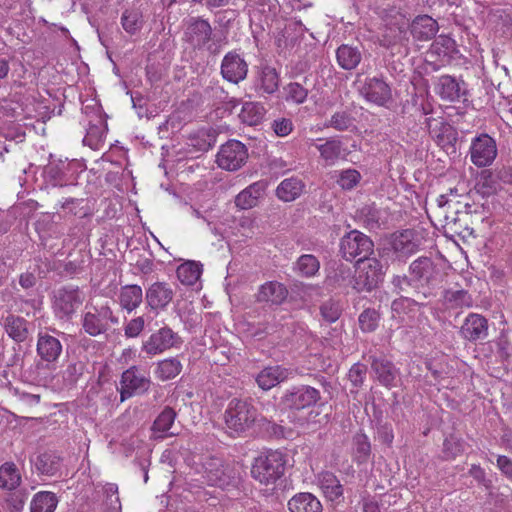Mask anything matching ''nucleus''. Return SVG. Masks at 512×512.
Returning a JSON list of instances; mask_svg holds the SVG:
<instances>
[{"label":"nucleus","mask_w":512,"mask_h":512,"mask_svg":"<svg viewBox=\"0 0 512 512\" xmlns=\"http://www.w3.org/2000/svg\"><path fill=\"white\" fill-rule=\"evenodd\" d=\"M286 464L287 457L283 452L269 450L254 458L250 474L260 485L274 486L284 476Z\"/></svg>","instance_id":"nucleus-1"},{"label":"nucleus","mask_w":512,"mask_h":512,"mask_svg":"<svg viewBox=\"0 0 512 512\" xmlns=\"http://www.w3.org/2000/svg\"><path fill=\"white\" fill-rule=\"evenodd\" d=\"M224 421L230 435L242 436L258 421V412L249 401L234 398L225 410Z\"/></svg>","instance_id":"nucleus-2"},{"label":"nucleus","mask_w":512,"mask_h":512,"mask_svg":"<svg viewBox=\"0 0 512 512\" xmlns=\"http://www.w3.org/2000/svg\"><path fill=\"white\" fill-rule=\"evenodd\" d=\"M383 276V266L377 258L368 257L356 261L353 288L358 292L371 291L382 281Z\"/></svg>","instance_id":"nucleus-3"},{"label":"nucleus","mask_w":512,"mask_h":512,"mask_svg":"<svg viewBox=\"0 0 512 512\" xmlns=\"http://www.w3.org/2000/svg\"><path fill=\"white\" fill-rule=\"evenodd\" d=\"M340 252L347 261H362L373 254L374 243L364 233L352 230L342 237Z\"/></svg>","instance_id":"nucleus-4"},{"label":"nucleus","mask_w":512,"mask_h":512,"mask_svg":"<svg viewBox=\"0 0 512 512\" xmlns=\"http://www.w3.org/2000/svg\"><path fill=\"white\" fill-rule=\"evenodd\" d=\"M204 473L207 482L212 486L226 489L235 486L239 479V471L235 464H225L219 458L212 457L204 464Z\"/></svg>","instance_id":"nucleus-5"},{"label":"nucleus","mask_w":512,"mask_h":512,"mask_svg":"<svg viewBox=\"0 0 512 512\" xmlns=\"http://www.w3.org/2000/svg\"><path fill=\"white\" fill-rule=\"evenodd\" d=\"M149 377L139 367L131 366L126 369L120 379V400L121 402L131 398L133 395L145 393L150 387Z\"/></svg>","instance_id":"nucleus-6"},{"label":"nucleus","mask_w":512,"mask_h":512,"mask_svg":"<svg viewBox=\"0 0 512 512\" xmlns=\"http://www.w3.org/2000/svg\"><path fill=\"white\" fill-rule=\"evenodd\" d=\"M109 322H117V319L108 306H103L100 309L93 307L91 310L85 311L81 318L82 329L93 337L105 333L109 328Z\"/></svg>","instance_id":"nucleus-7"},{"label":"nucleus","mask_w":512,"mask_h":512,"mask_svg":"<svg viewBox=\"0 0 512 512\" xmlns=\"http://www.w3.org/2000/svg\"><path fill=\"white\" fill-rule=\"evenodd\" d=\"M248 158L247 148L238 140H229L223 144L217 154V164L228 171L241 168Z\"/></svg>","instance_id":"nucleus-8"},{"label":"nucleus","mask_w":512,"mask_h":512,"mask_svg":"<svg viewBox=\"0 0 512 512\" xmlns=\"http://www.w3.org/2000/svg\"><path fill=\"white\" fill-rule=\"evenodd\" d=\"M180 344V336L168 326H164L142 343V351L148 356H156Z\"/></svg>","instance_id":"nucleus-9"},{"label":"nucleus","mask_w":512,"mask_h":512,"mask_svg":"<svg viewBox=\"0 0 512 512\" xmlns=\"http://www.w3.org/2000/svg\"><path fill=\"white\" fill-rule=\"evenodd\" d=\"M83 296L79 288L63 287L54 294L53 309L57 317L68 318L72 316L83 303Z\"/></svg>","instance_id":"nucleus-10"},{"label":"nucleus","mask_w":512,"mask_h":512,"mask_svg":"<svg viewBox=\"0 0 512 512\" xmlns=\"http://www.w3.org/2000/svg\"><path fill=\"white\" fill-rule=\"evenodd\" d=\"M497 156L495 140L488 134H481L475 137L470 146L471 162L479 167H486L493 163Z\"/></svg>","instance_id":"nucleus-11"},{"label":"nucleus","mask_w":512,"mask_h":512,"mask_svg":"<svg viewBox=\"0 0 512 512\" xmlns=\"http://www.w3.org/2000/svg\"><path fill=\"white\" fill-rule=\"evenodd\" d=\"M320 399V391L309 385L295 387L293 390L287 391L282 398L286 407L296 411L310 408L317 404Z\"/></svg>","instance_id":"nucleus-12"},{"label":"nucleus","mask_w":512,"mask_h":512,"mask_svg":"<svg viewBox=\"0 0 512 512\" xmlns=\"http://www.w3.org/2000/svg\"><path fill=\"white\" fill-rule=\"evenodd\" d=\"M63 346L60 340L46 331H40L37 335V356L45 363L47 368L54 367L62 355Z\"/></svg>","instance_id":"nucleus-13"},{"label":"nucleus","mask_w":512,"mask_h":512,"mask_svg":"<svg viewBox=\"0 0 512 512\" xmlns=\"http://www.w3.org/2000/svg\"><path fill=\"white\" fill-rule=\"evenodd\" d=\"M248 73V64L245 59L235 51L228 52L221 62L222 77L233 84L243 81Z\"/></svg>","instance_id":"nucleus-14"},{"label":"nucleus","mask_w":512,"mask_h":512,"mask_svg":"<svg viewBox=\"0 0 512 512\" xmlns=\"http://www.w3.org/2000/svg\"><path fill=\"white\" fill-rule=\"evenodd\" d=\"M319 143L315 144L316 149L320 154L321 160L326 166H332L339 160L346 159L347 151L343 147L342 141L337 137H330L327 139H317Z\"/></svg>","instance_id":"nucleus-15"},{"label":"nucleus","mask_w":512,"mask_h":512,"mask_svg":"<svg viewBox=\"0 0 512 512\" xmlns=\"http://www.w3.org/2000/svg\"><path fill=\"white\" fill-rule=\"evenodd\" d=\"M187 41L196 49L204 48L212 38V27L208 20L192 18L187 26Z\"/></svg>","instance_id":"nucleus-16"},{"label":"nucleus","mask_w":512,"mask_h":512,"mask_svg":"<svg viewBox=\"0 0 512 512\" xmlns=\"http://www.w3.org/2000/svg\"><path fill=\"white\" fill-rule=\"evenodd\" d=\"M460 335L470 342L486 338L488 335L487 319L477 313L468 314L460 328Z\"/></svg>","instance_id":"nucleus-17"},{"label":"nucleus","mask_w":512,"mask_h":512,"mask_svg":"<svg viewBox=\"0 0 512 512\" xmlns=\"http://www.w3.org/2000/svg\"><path fill=\"white\" fill-rule=\"evenodd\" d=\"M361 93L367 101L379 106L386 104L391 99V89L389 85L382 79L376 77L366 79Z\"/></svg>","instance_id":"nucleus-18"},{"label":"nucleus","mask_w":512,"mask_h":512,"mask_svg":"<svg viewBox=\"0 0 512 512\" xmlns=\"http://www.w3.org/2000/svg\"><path fill=\"white\" fill-rule=\"evenodd\" d=\"M174 292L165 282H155L146 290V302L152 310L164 309L172 301Z\"/></svg>","instance_id":"nucleus-19"},{"label":"nucleus","mask_w":512,"mask_h":512,"mask_svg":"<svg viewBox=\"0 0 512 512\" xmlns=\"http://www.w3.org/2000/svg\"><path fill=\"white\" fill-rule=\"evenodd\" d=\"M291 374L290 369L281 365L268 366L258 373L256 382L262 390L266 391L289 379Z\"/></svg>","instance_id":"nucleus-20"},{"label":"nucleus","mask_w":512,"mask_h":512,"mask_svg":"<svg viewBox=\"0 0 512 512\" xmlns=\"http://www.w3.org/2000/svg\"><path fill=\"white\" fill-rule=\"evenodd\" d=\"M435 93L443 100L448 102L459 101L465 95V90L456 78L450 75H442L438 78L435 87Z\"/></svg>","instance_id":"nucleus-21"},{"label":"nucleus","mask_w":512,"mask_h":512,"mask_svg":"<svg viewBox=\"0 0 512 512\" xmlns=\"http://www.w3.org/2000/svg\"><path fill=\"white\" fill-rule=\"evenodd\" d=\"M410 279L420 285H429L436 275L435 265L428 257H419L409 266Z\"/></svg>","instance_id":"nucleus-22"},{"label":"nucleus","mask_w":512,"mask_h":512,"mask_svg":"<svg viewBox=\"0 0 512 512\" xmlns=\"http://www.w3.org/2000/svg\"><path fill=\"white\" fill-rule=\"evenodd\" d=\"M318 485L328 501L338 503L343 499V486L334 473L330 471L321 472L318 475Z\"/></svg>","instance_id":"nucleus-23"},{"label":"nucleus","mask_w":512,"mask_h":512,"mask_svg":"<svg viewBox=\"0 0 512 512\" xmlns=\"http://www.w3.org/2000/svg\"><path fill=\"white\" fill-rule=\"evenodd\" d=\"M287 296L288 290L282 283L269 281L260 286L256 294V300L272 305H280L286 300Z\"/></svg>","instance_id":"nucleus-24"},{"label":"nucleus","mask_w":512,"mask_h":512,"mask_svg":"<svg viewBox=\"0 0 512 512\" xmlns=\"http://www.w3.org/2000/svg\"><path fill=\"white\" fill-rule=\"evenodd\" d=\"M439 30L436 20L428 15L417 16L410 25V32L418 41L431 40Z\"/></svg>","instance_id":"nucleus-25"},{"label":"nucleus","mask_w":512,"mask_h":512,"mask_svg":"<svg viewBox=\"0 0 512 512\" xmlns=\"http://www.w3.org/2000/svg\"><path fill=\"white\" fill-rule=\"evenodd\" d=\"M418 246L413 230L407 229L392 235L391 247L399 257H406L416 253Z\"/></svg>","instance_id":"nucleus-26"},{"label":"nucleus","mask_w":512,"mask_h":512,"mask_svg":"<svg viewBox=\"0 0 512 512\" xmlns=\"http://www.w3.org/2000/svg\"><path fill=\"white\" fill-rule=\"evenodd\" d=\"M288 509L290 512H322L323 507L312 493L300 492L288 501Z\"/></svg>","instance_id":"nucleus-27"},{"label":"nucleus","mask_w":512,"mask_h":512,"mask_svg":"<svg viewBox=\"0 0 512 512\" xmlns=\"http://www.w3.org/2000/svg\"><path fill=\"white\" fill-rule=\"evenodd\" d=\"M118 301L120 307L131 313L137 309L143 301V291L139 285L130 284L120 288Z\"/></svg>","instance_id":"nucleus-28"},{"label":"nucleus","mask_w":512,"mask_h":512,"mask_svg":"<svg viewBox=\"0 0 512 512\" xmlns=\"http://www.w3.org/2000/svg\"><path fill=\"white\" fill-rule=\"evenodd\" d=\"M371 368L383 386L388 388L395 386L398 371L391 361L384 358H373Z\"/></svg>","instance_id":"nucleus-29"},{"label":"nucleus","mask_w":512,"mask_h":512,"mask_svg":"<svg viewBox=\"0 0 512 512\" xmlns=\"http://www.w3.org/2000/svg\"><path fill=\"white\" fill-rule=\"evenodd\" d=\"M429 134L439 146L445 147L456 140V133L451 125L441 120L429 119Z\"/></svg>","instance_id":"nucleus-30"},{"label":"nucleus","mask_w":512,"mask_h":512,"mask_svg":"<svg viewBox=\"0 0 512 512\" xmlns=\"http://www.w3.org/2000/svg\"><path fill=\"white\" fill-rule=\"evenodd\" d=\"M305 183L298 177L286 178L276 188V196L284 201L291 202L302 195Z\"/></svg>","instance_id":"nucleus-31"},{"label":"nucleus","mask_w":512,"mask_h":512,"mask_svg":"<svg viewBox=\"0 0 512 512\" xmlns=\"http://www.w3.org/2000/svg\"><path fill=\"white\" fill-rule=\"evenodd\" d=\"M264 190L265 184L261 181L249 185L236 196L235 205L243 210L255 207Z\"/></svg>","instance_id":"nucleus-32"},{"label":"nucleus","mask_w":512,"mask_h":512,"mask_svg":"<svg viewBox=\"0 0 512 512\" xmlns=\"http://www.w3.org/2000/svg\"><path fill=\"white\" fill-rule=\"evenodd\" d=\"M385 212L374 204L365 205L357 211V219L369 230L378 229L384 224Z\"/></svg>","instance_id":"nucleus-33"},{"label":"nucleus","mask_w":512,"mask_h":512,"mask_svg":"<svg viewBox=\"0 0 512 512\" xmlns=\"http://www.w3.org/2000/svg\"><path fill=\"white\" fill-rule=\"evenodd\" d=\"M5 330L9 337L16 342H24L28 338V322L25 318L9 315L5 319Z\"/></svg>","instance_id":"nucleus-34"},{"label":"nucleus","mask_w":512,"mask_h":512,"mask_svg":"<svg viewBox=\"0 0 512 512\" xmlns=\"http://www.w3.org/2000/svg\"><path fill=\"white\" fill-rule=\"evenodd\" d=\"M336 58L339 66L345 70L356 68L362 59V54L357 47L343 44L336 51Z\"/></svg>","instance_id":"nucleus-35"},{"label":"nucleus","mask_w":512,"mask_h":512,"mask_svg":"<svg viewBox=\"0 0 512 512\" xmlns=\"http://www.w3.org/2000/svg\"><path fill=\"white\" fill-rule=\"evenodd\" d=\"M21 474L13 462H5L0 466V488L8 491L15 490L21 484Z\"/></svg>","instance_id":"nucleus-36"},{"label":"nucleus","mask_w":512,"mask_h":512,"mask_svg":"<svg viewBox=\"0 0 512 512\" xmlns=\"http://www.w3.org/2000/svg\"><path fill=\"white\" fill-rule=\"evenodd\" d=\"M181 371V361L177 357H170L157 363L154 374L157 379L161 381H168L177 377Z\"/></svg>","instance_id":"nucleus-37"},{"label":"nucleus","mask_w":512,"mask_h":512,"mask_svg":"<svg viewBox=\"0 0 512 512\" xmlns=\"http://www.w3.org/2000/svg\"><path fill=\"white\" fill-rule=\"evenodd\" d=\"M58 502V498L53 492H37L31 500L30 512H54Z\"/></svg>","instance_id":"nucleus-38"},{"label":"nucleus","mask_w":512,"mask_h":512,"mask_svg":"<svg viewBox=\"0 0 512 512\" xmlns=\"http://www.w3.org/2000/svg\"><path fill=\"white\" fill-rule=\"evenodd\" d=\"M36 470L47 476L55 475L60 468V457L52 451L39 454L34 462Z\"/></svg>","instance_id":"nucleus-39"},{"label":"nucleus","mask_w":512,"mask_h":512,"mask_svg":"<svg viewBox=\"0 0 512 512\" xmlns=\"http://www.w3.org/2000/svg\"><path fill=\"white\" fill-rule=\"evenodd\" d=\"M177 278L183 285H194L202 274V265L195 261H187L178 266Z\"/></svg>","instance_id":"nucleus-40"},{"label":"nucleus","mask_w":512,"mask_h":512,"mask_svg":"<svg viewBox=\"0 0 512 512\" xmlns=\"http://www.w3.org/2000/svg\"><path fill=\"white\" fill-rule=\"evenodd\" d=\"M143 14L138 8L126 9L121 16V25L125 32L134 35L139 32L143 26Z\"/></svg>","instance_id":"nucleus-41"},{"label":"nucleus","mask_w":512,"mask_h":512,"mask_svg":"<svg viewBox=\"0 0 512 512\" xmlns=\"http://www.w3.org/2000/svg\"><path fill=\"white\" fill-rule=\"evenodd\" d=\"M444 300L449 308H470L473 305L472 296L463 289L446 290Z\"/></svg>","instance_id":"nucleus-42"},{"label":"nucleus","mask_w":512,"mask_h":512,"mask_svg":"<svg viewBox=\"0 0 512 512\" xmlns=\"http://www.w3.org/2000/svg\"><path fill=\"white\" fill-rule=\"evenodd\" d=\"M264 116V108L259 103L246 102L243 104L239 117L243 123L250 126L258 125Z\"/></svg>","instance_id":"nucleus-43"},{"label":"nucleus","mask_w":512,"mask_h":512,"mask_svg":"<svg viewBox=\"0 0 512 512\" xmlns=\"http://www.w3.org/2000/svg\"><path fill=\"white\" fill-rule=\"evenodd\" d=\"M465 450V442L463 439L450 435L443 442V460H454L462 455Z\"/></svg>","instance_id":"nucleus-44"},{"label":"nucleus","mask_w":512,"mask_h":512,"mask_svg":"<svg viewBox=\"0 0 512 512\" xmlns=\"http://www.w3.org/2000/svg\"><path fill=\"white\" fill-rule=\"evenodd\" d=\"M354 444V459L358 463L366 462L371 454L370 441L364 433H358L353 438Z\"/></svg>","instance_id":"nucleus-45"},{"label":"nucleus","mask_w":512,"mask_h":512,"mask_svg":"<svg viewBox=\"0 0 512 512\" xmlns=\"http://www.w3.org/2000/svg\"><path fill=\"white\" fill-rule=\"evenodd\" d=\"M362 179L360 172L356 169H344L338 172L337 184L342 190H352L358 186Z\"/></svg>","instance_id":"nucleus-46"},{"label":"nucleus","mask_w":512,"mask_h":512,"mask_svg":"<svg viewBox=\"0 0 512 512\" xmlns=\"http://www.w3.org/2000/svg\"><path fill=\"white\" fill-rule=\"evenodd\" d=\"M261 89L268 94L274 93L279 87V75L275 68L265 66L262 68L261 76Z\"/></svg>","instance_id":"nucleus-47"},{"label":"nucleus","mask_w":512,"mask_h":512,"mask_svg":"<svg viewBox=\"0 0 512 512\" xmlns=\"http://www.w3.org/2000/svg\"><path fill=\"white\" fill-rule=\"evenodd\" d=\"M380 314L373 308H367L359 315L358 323L362 332H374L379 325Z\"/></svg>","instance_id":"nucleus-48"},{"label":"nucleus","mask_w":512,"mask_h":512,"mask_svg":"<svg viewBox=\"0 0 512 512\" xmlns=\"http://www.w3.org/2000/svg\"><path fill=\"white\" fill-rule=\"evenodd\" d=\"M432 49L439 56L451 57L457 52V45L453 38L446 35H439L433 42Z\"/></svg>","instance_id":"nucleus-49"},{"label":"nucleus","mask_w":512,"mask_h":512,"mask_svg":"<svg viewBox=\"0 0 512 512\" xmlns=\"http://www.w3.org/2000/svg\"><path fill=\"white\" fill-rule=\"evenodd\" d=\"M283 89L288 102L302 104L308 97V89L298 82H290Z\"/></svg>","instance_id":"nucleus-50"},{"label":"nucleus","mask_w":512,"mask_h":512,"mask_svg":"<svg viewBox=\"0 0 512 512\" xmlns=\"http://www.w3.org/2000/svg\"><path fill=\"white\" fill-rule=\"evenodd\" d=\"M176 419V412L171 407H165L153 423L155 432L167 433Z\"/></svg>","instance_id":"nucleus-51"},{"label":"nucleus","mask_w":512,"mask_h":512,"mask_svg":"<svg viewBox=\"0 0 512 512\" xmlns=\"http://www.w3.org/2000/svg\"><path fill=\"white\" fill-rule=\"evenodd\" d=\"M297 268L303 276L312 277L319 271L320 263L314 255L305 254L299 257Z\"/></svg>","instance_id":"nucleus-52"},{"label":"nucleus","mask_w":512,"mask_h":512,"mask_svg":"<svg viewBox=\"0 0 512 512\" xmlns=\"http://www.w3.org/2000/svg\"><path fill=\"white\" fill-rule=\"evenodd\" d=\"M320 314L326 322L334 323L340 318L342 308L338 302L328 300L320 306Z\"/></svg>","instance_id":"nucleus-53"},{"label":"nucleus","mask_w":512,"mask_h":512,"mask_svg":"<svg viewBox=\"0 0 512 512\" xmlns=\"http://www.w3.org/2000/svg\"><path fill=\"white\" fill-rule=\"evenodd\" d=\"M417 302L408 297H400L395 299L391 304L393 316L402 317L415 310Z\"/></svg>","instance_id":"nucleus-54"},{"label":"nucleus","mask_w":512,"mask_h":512,"mask_svg":"<svg viewBox=\"0 0 512 512\" xmlns=\"http://www.w3.org/2000/svg\"><path fill=\"white\" fill-rule=\"evenodd\" d=\"M353 118L351 115L346 111H340L335 112L331 119L329 120V123L327 124V127H332L337 131H346L349 129L350 126H352Z\"/></svg>","instance_id":"nucleus-55"},{"label":"nucleus","mask_w":512,"mask_h":512,"mask_svg":"<svg viewBox=\"0 0 512 512\" xmlns=\"http://www.w3.org/2000/svg\"><path fill=\"white\" fill-rule=\"evenodd\" d=\"M105 137L106 131L103 125H91L87 130V134L84 138V141L89 146H97L99 143L104 141Z\"/></svg>","instance_id":"nucleus-56"},{"label":"nucleus","mask_w":512,"mask_h":512,"mask_svg":"<svg viewBox=\"0 0 512 512\" xmlns=\"http://www.w3.org/2000/svg\"><path fill=\"white\" fill-rule=\"evenodd\" d=\"M145 325L144 318L142 316L131 319L124 327L125 336L128 338H135L140 335Z\"/></svg>","instance_id":"nucleus-57"},{"label":"nucleus","mask_w":512,"mask_h":512,"mask_svg":"<svg viewBox=\"0 0 512 512\" xmlns=\"http://www.w3.org/2000/svg\"><path fill=\"white\" fill-rule=\"evenodd\" d=\"M365 375H366L365 365L356 363L350 368L349 373H348V378L355 387H358L363 384Z\"/></svg>","instance_id":"nucleus-58"},{"label":"nucleus","mask_w":512,"mask_h":512,"mask_svg":"<svg viewBox=\"0 0 512 512\" xmlns=\"http://www.w3.org/2000/svg\"><path fill=\"white\" fill-rule=\"evenodd\" d=\"M273 130L279 137L289 135L293 130V123L290 119L280 118L274 121Z\"/></svg>","instance_id":"nucleus-59"},{"label":"nucleus","mask_w":512,"mask_h":512,"mask_svg":"<svg viewBox=\"0 0 512 512\" xmlns=\"http://www.w3.org/2000/svg\"><path fill=\"white\" fill-rule=\"evenodd\" d=\"M378 435L382 443L391 446L394 440V433L390 425H383L381 428H379Z\"/></svg>","instance_id":"nucleus-60"},{"label":"nucleus","mask_w":512,"mask_h":512,"mask_svg":"<svg viewBox=\"0 0 512 512\" xmlns=\"http://www.w3.org/2000/svg\"><path fill=\"white\" fill-rule=\"evenodd\" d=\"M497 466L507 477L512 478V460L507 456L500 455L497 458Z\"/></svg>","instance_id":"nucleus-61"},{"label":"nucleus","mask_w":512,"mask_h":512,"mask_svg":"<svg viewBox=\"0 0 512 512\" xmlns=\"http://www.w3.org/2000/svg\"><path fill=\"white\" fill-rule=\"evenodd\" d=\"M469 475L479 483H484L486 480L485 470L478 464L471 465V468L469 469Z\"/></svg>","instance_id":"nucleus-62"},{"label":"nucleus","mask_w":512,"mask_h":512,"mask_svg":"<svg viewBox=\"0 0 512 512\" xmlns=\"http://www.w3.org/2000/svg\"><path fill=\"white\" fill-rule=\"evenodd\" d=\"M19 283L23 288H30L35 284V276L32 273L21 274Z\"/></svg>","instance_id":"nucleus-63"},{"label":"nucleus","mask_w":512,"mask_h":512,"mask_svg":"<svg viewBox=\"0 0 512 512\" xmlns=\"http://www.w3.org/2000/svg\"><path fill=\"white\" fill-rule=\"evenodd\" d=\"M363 512H380V506L374 499H364Z\"/></svg>","instance_id":"nucleus-64"}]
</instances>
